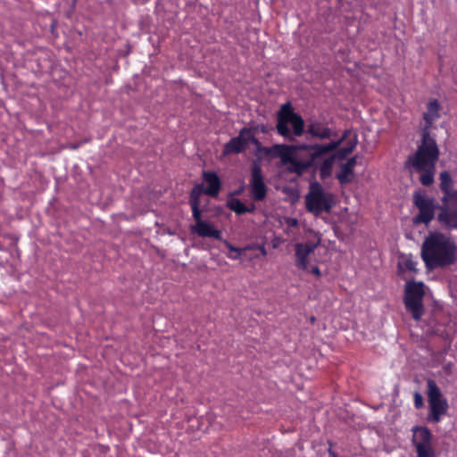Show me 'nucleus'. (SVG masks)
<instances>
[{"label": "nucleus", "mask_w": 457, "mask_h": 457, "mask_svg": "<svg viewBox=\"0 0 457 457\" xmlns=\"http://www.w3.org/2000/svg\"><path fill=\"white\" fill-rule=\"evenodd\" d=\"M440 106L435 99L428 104L427 111L423 114L425 128L422 140L417 151L410 155L405 162V168L411 173H420V180L423 186H430L434 182L436 163L439 157V149L436 140L429 135L428 129L433 122L439 118Z\"/></svg>", "instance_id": "1"}, {"label": "nucleus", "mask_w": 457, "mask_h": 457, "mask_svg": "<svg viewBox=\"0 0 457 457\" xmlns=\"http://www.w3.org/2000/svg\"><path fill=\"white\" fill-rule=\"evenodd\" d=\"M350 134L351 130L347 129L338 140L328 144L276 145L273 150L289 172L302 175L316 164L318 158L337 149Z\"/></svg>", "instance_id": "2"}, {"label": "nucleus", "mask_w": 457, "mask_h": 457, "mask_svg": "<svg viewBox=\"0 0 457 457\" xmlns=\"http://www.w3.org/2000/svg\"><path fill=\"white\" fill-rule=\"evenodd\" d=\"M421 258L429 270L452 265L457 259V245L446 235L429 233L421 245Z\"/></svg>", "instance_id": "3"}, {"label": "nucleus", "mask_w": 457, "mask_h": 457, "mask_svg": "<svg viewBox=\"0 0 457 457\" xmlns=\"http://www.w3.org/2000/svg\"><path fill=\"white\" fill-rule=\"evenodd\" d=\"M440 187L444 192L439 221L447 228H457V191L453 190V181L447 171L440 173Z\"/></svg>", "instance_id": "4"}, {"label": "nucleus", "mask_w": 457, "mask_h": 457, "mask_svg": "<svg viewBox=\"0 0 457 457\" xmlns=\"http://www.w3.org/2000/svg\"><path fill=\"white\" fill-rule=\"evenodd\" d=\"M289 125L293 128V135L300 137L304 130L303 119L295 113L290 103L284 104L278 113L277 130L279 135L284 137H291L292 133L289 129Z\"/></svg>", "instance_id": "5"}, {"label": "nucleus", "mask_w": 457, "mask_h": 457, "mask_svg": "<svg viewBox=\"0 0 457 457\" xmlns=\"http://www.w3.org/2000/svg\"><path fill=\"white\" fill-rule=\"evenodd\" d=\"M306 209L315 214L320 215L323 212H329L335 204L334 195L326 192L319 182H312L310 185V190L305 195Z\"/></svg>", "instance_id": "6"}, {"label": "nucleus", "mask_w": 457, "mask_h": 457, "mask_svg": "<svg viewBox=\"0 0 457 457\" xmlns=\"http://www.w3.org/2000/svg\"><path fill=\"white\" fill-rule=\"evenodd\" d=\"M427 395L429 407L428 420L437 423L447 412L449 408L447 399L442 394L436 381L430 378L427 381Z\"/></svg>", "instance_id": "7"}, {"label": "nucleus", "mask_w": 457, "mask_h": 457, "mask_svg": "<svg viewBox=\"0 0 457 457\" xmlns=\"http://www.w3.org/2000/svg\"><path fill=\"white\" fill-rule=\"evenodd\" d=\"M424 284L408 281L405 285L404 304L415 320H420L424 312Z\"/></svg>", "instance_id": "8"}, {"label": "nucleus", "mask_w": 457, "mask_h": 457, "mask_svg": "<svg viewBox=\"0 0 457 457\" xmlns=\"http://www.w3.org/2000/svg\"><path fill=\"white\" fill-rule=\"evenodd\" d=\"M348 139L347 144L345 147L337 150L333 155L323 160L320 166V175L322 179H325L331 176L332 168L335 163V160H343L349 154H351L357 145V136L351 132L350 136L346 138Z\"/></svg>", "instance_id": "9"}, {"label": "nucleus", "mask_w": 457, "mask_h": 457, "mask_svg": "<svg viewBox=\"0 0 457 457\" xmlns=\"http://www.w3.org/2000/svg\"><path fill=\"white\" fill-rule=\"evenodd\" d=\"M250 142L257 144L258 140L254 137L251 129L244 128L239 131L238 136L225 144L223 154H240L247 148Z\"/></svg>", "instance_id": "10"}, {"label": "nucleus", "mask_w": 457, "mask_h": 457, "mask_svg": "<svg viewBox=\"0 0 457 457\" xmlns=\"http://www.w3.org/2000/svg\"><path fill=\"white\" fill-rule=\"evenodd\" d=\"M320 244V238L308 240L295 245V265L301 270H308V262L312 253Z\"/></svg>", "instance_id": "11"}, {"label": "nucleus", "mask_w": 457, "mask_h": 457, "mask_svg": "<svg viewBox=\"0 0 457 457\" xmlns=\"http://www.w3.org/2000/svg\"><path fill=\"white\" fill-rule=\"evenodd\" d=\"M414 204L418 207L420 213L414 218L415 223H428L434 218L435 204L434 200L428 197L425 194L415 193Z\"/></svg>", "instance_id": "12"}, {"label": "nucleus", "mask_w": 457, "mask_h": 457, "mask_svg": "<svg viewBox=\"0 0 457 457\" xmlns=\"http://www.w3.org/2000/svg\"><path fill=\"white\" fill-rule=\"evenodd\" d=\"M250 194L254 201H262L265 198L267 188L262 173V169L258 164L252 167L250 180Z\"/></svg>", "instance_id": "13"}, {"label": "nucleus", "mask_w": 457, "mask_h": 457, "mask_svg": "<svg viewBox=\"0 0 457 457\" xmlns=\"http://www.w3.org/2000/svg\"><path fill=\"white\" fill-rule=\"evenodd\" d=\"M190 230L201 237H212L221 240V231L217 229L212 222L204 220L198 224L191 225Z\"/></svg>", "instance_id": "14"}, {"label": "nucleus", "mask_w": 457, "mask_h": 457, "mask_svg": "<svg viewBox=\"0 0 457 457\" xmlns=\"http://www.w3.org/2000/svg\"><path fill=\"white\" fill-rule=\"evenodd\" d=\"M418 260L411 254H402L397 264L398 274L403 279H407V272L416 274L418 272Z\"/></svg>", "instance_id": "15"}, {"label": "nucleus", "mask_w": 457, "mask_h": 457, "mask_svg": "<svg viewBox=\"0 0 457 457\" xmlns=\"http://www.w3.org/2000/svg\"><path fill=\"white\" fill-rule=\"evenodd\" d=\"M203 179L206 185L204 193L210 196H217L220 190V179L219 176L213 171H204Z\"/></svg>", "instance_id": "16"}, {"label": "nucleus", "mask_w": 457, "mask_h": 457, "mask_svg": "<svg viewBox=\"0 0 457 457\" xmlns=\"http://www.w3.org/2000/svg\"><path fill=\"white\" fill-rule=\"evenodd\" d=\"M413 436H412V444L415 446V449L430 445L432 440V435L429 429L426 427H414L412 428Z\"/></svg>", "instance_id": "17"}, {"label": "nucleus", "mask_w": 457, "mask_h": 457, "mask_svg": "<svg viewBox=\"0 0 457 457\" xmlns=\"http://www.w3.org/2000/svg\"><path fill=\"white\" fill-rule=\"evenodd\" d=\"M357 162V157L353 156L347 160L345 163L340 166V170L337 174L339 183L344 185L350 183L353 179V169Z\"/></svg>", "instance_id": "18"}, {"label": "nucleus", "mask_w": 457, "mask_h": 457, "mask_svg": "<svg viewBox=\"0 0 457 457\" xmlns=\"http://www.w3.org/2000/svg\"><path fill=\"white\" fill-rule=\"evenodd\" d=\"M307 132L311 136L319 139H328L334 135V133L328 127L317 120L310 122V124L308 125Z\"/></svg>", "instance_id": "19"}, {"label": "nucleus", "mask_w": 457, "mask_h": 457, "mask_svg": "<svg viewBox=\"0 0 457 457\" xmlns=\"http://www.w3.org/2000/svg\"><path fill=\"white\" fill-rule=\"evenodd\" d=\"M223 244L225 245V246L228 248V253H227V257L230 260H239L244 252L247 251V250H253V246H245V247H235L234 245H232L228 240L226 239H223Z\"/></svg>", "instance_id": "20"}, {"label": "nucleus", "mask_w": 457, "mask_h": 457, "mask_svg": "<svg viewBox=\"0 0 457 457\" xmlns=\"http://www.w3.org/2000/svg\"><path fill=\"white\" fill-rule=\"evenodd\" d=\"M229 208L237 214H244L252 211L247 208L239 199H233L229 203Z\"/></svg>", "instance_id": "21"}, {"label": "nucleus", "mask_w": 457, "mask_h": 457, "mask_svg": "<svg viewBox=\"0 0 457 457\" xmlns=\"http://www.w3.org/2000/svg\"><path fill=\"white\" fill-rule=\"evenodd\" d=\"M204 188H203V186L202 185H196L193 187L191 193H190V199H189V204H193L194 202L195 201L197 203V204H200V195L201 194L204 192Z\"/></svg>", "instance_id": "22"}, {"label": "nucleus", "mask_w": 457, "mask_h": 457, "mask_svg": "<svg viewBox=\"0 0 457 457\" xmlns=\"http://www.w3.org/2000/svg\"><path fill=\"white\" fill-rule=\"evenodd\" d=\"M417 457H436L432 445L417 448Z\"/></svg>", "instance_id": "23"}, {"label": "nucleus", "mask_w": 457, "mask_h": 457, "mask_svg": "<svg viewBox=\"0 0 457 457\" xmlns=\"http://www.w3.org/2000/svg\"><path fill=\"white\" fill-rule=\"evenodd\" d=\"M191 205V209H192V216L195 221V224H198L202 221H204L201 218V211L199 209V204H197V203L195 201L193 204H190Z\"/></svg>", "instance_id": "24"}, {"label": "nucleus", "mask_w": 457, "mask_h": 457, "mask_svg": "<svg viewBox=\"0 0 457 457\" xmlns=\"http://www.w3.org/2000/svg\"><path fill=\"white\" fill-rule=\"evenodd\" d=\"M414 406L417 409H420L424 406L423 397L419 392L414 394Z\"/></svg>", "instance_id": "25"}, {"label": "nucleus", "mask_w": 457, "mask_h": 457, "mask_svg": "<svg viewBox=\"0 0 457 457\" xmlns=\"http://www.w3.org/2000/svg\"><path fill=\"white\" fill-rule=\"evenodd\" d=\"M252 246H253V249L259 250L262 256H266L267 255V251H266L264 245H253Z\"/></svg>", "instance_id": "26"}, {"label": "nucleus", "mask_w": 457, "mask_h": 457, "mask_svg": "<svg viewBox=\"0 0 457 457\" xmlns=\"http://www.w3.org/2000/svg\"><path fill=\"white\" fill-rule=\"evenodd\" d=\"M309 271V270H307ZM310 272L312 273L313 275H315L316 277H320V270L319 269V267L317 266H313L312 267V269L310 270Z\"/></svg>", "instance_id": "27"}, {"label": "nucleus", "mask_w": 457, "mask_h": 457, "mask_svg": "<svg viewBox=\"0 0 457 457\" xmlns=\"http://www.w3.org/2000/svg\"><path fill=\"white\" fill-rule=\"evenodd\" d=\"M287 224L289 226H296L297 225V220L296 219H289L287 220Z\"/></svg>", "instance_id": "28"}, {"label": "nucleus", "mask_w": 457, "mask_h": 457, "mask_svg": "<svg viewBox=\"0 0 457 457\" xmlns=\"http://www.w3.org/2000/svg\"><path fill=\"white\" fill-rule=\"evenodd\" d=\"M328 457H337V454L331 449H328Z\"/></svg>", "instance_id": "29"}]
</instances>
